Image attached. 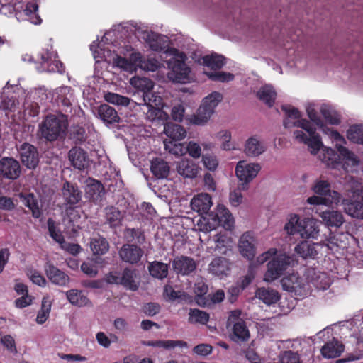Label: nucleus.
I'll list each match as a JSON object with an SVG mask.
<instances>
[{
    "label": "nucleus",
    "instance_id": "37",
    "mask_svg": "<svg viewBox=\"0 0 363 363\" xmlns=\"http://www.w3.org/2000/svg\"><path fill=\"white\" fill-rule=\"evenodd\" d=\"M208 271L216 276H223L230 271L229 264L225 257L214 258L208 266Z\"/></svg>",
    "mask_w": 363,
    "mask_h": 363
},
{
    "label": "nucleus",
    "instance_id": "56",
    "mask_svg": "<svg viewBox=\"0 0 363 363\" xmlns=\"http://www.w3.org/2000/svg\"><path fill=\"white\" fill-rule=\"evenodd\" d=\"M336 147L345 163L350 164L352 166H356L358 164L359 161L353 152H350L340 143L336 144Z\"/></svg>",
    "mask_w": 363,
    "mask_h": 363
},
{
    "label": "nucleus",
    "instance_id": "43",
    "mask_svg": "<svg viewBox=\"0 0 363 363\" xmlns=\"http://www.w3.org/2000/svg\"><path fill=\"white\" fill-rule=\"evenodd\" d=\"M123 235L128 243L135 242L134 244L140 245L145 241L144 233L140 228H125Z\"/></svg>",
    "mask_w": 363,
    "mask_h": 363
},
{
    "label": "nucleus",
    "instance_id": "23",
    "mask_svg": "<svg viewBox=\"0 0 363 363\" xmlns=\"http://www.w3.org/2000/svg\"><path fill=\"white\" fill-rule=\"evenodd\" d=\"M345 345L335 338L326 342L321 348L320 352L325 358H336L344 352Z\"/></svg>",
    "mask_w": 363,
    "mask_h": 363
},
{
    "label": "nucleus",
    "instance_id": "48",
    "mask_svg": "<svg viewBox=\"0 0 363 363\" xmlns=\"http://www.w3.org/2000/svg\"><path fill=\"white\" fill-rule=\"evenodd\" d=\"M345 190L352 194V197L363 196V189L362 183L354 179L353 177L346 178V183L345 184Z\"/></svg>",
    "mask_w": 363,
    "mask_h": 363
},
{
    "label": "nucleus",
    "instance_id": "20",
    "mask_svg": "<svg viewBox=\"0 0 363 363\" xmlns=\"http://www.w3.org/2000/svg\"><path fill=\"white\" fill-rule=\"evenodd\" d=\"M96 116L107 126L121 122V118L118 111L113 107L106 104H101L97 107Z\"/></svg>",
    "mask_w": 363,
    "mask_h": 363
},
{
    "label": "nucleus",
    "instance_id": "22",
    "mask_svg": "<svg viewBox=\"0 0 363 363\" xmlns=\"http://www.w3.org/2000/svg\"><path fill=\"white\" fill-rule=\"evenodd\" d=\"M45 272L48 279L55 285L66 286L69 283V277L51 263H46Z\"/></svg>",
    "mask_w": 363,
    "mask_h": 363
},
{
    "label": "nucleus",
    "instance_id": "62",
    "mask_svg": "<svg viewBox=\"0 0 363 363\" xmlns=\"http://www.w3.org/2000/svg\"><path fill=\"white\" fill-rule=\"evenodd\" d=\"M135 86L139 89L138 94L143 95V92L147 93V91H152L153 88V82L145 77L138 78L135 80Z\"/></svg>",
    "mask_w": 363,
    "mask_h": 363
},
{
    "label": "nucleus",
    "instance_id": "3",
    "mask_svg": "<svg viewBox=\"0 0 363 363\" xmlns=\"http://www.w3.org/2000/svg\"><path fill=\"white\" fill-rule=\"evenodd\" d=\"M223 99V95L218 91H213L205 97L196 113L189 116L190 123L197 125L206 124L214 113L216 107Z\"/></svg>",
    "mask_w": 363,
    "mask_h": 363
},
{
    "label": "nucleus",
    "instance_id": "41",
    "mask_svg": "<svg viewBox=\"0 0 363 363\" xmlns=\"http://www.w3.org/2000/svg\"><path fill=\"white\" fill-rule=\"evenodd\" d=\"M256 296L267 305L277 303L280 298L279 293L276 290L264 287L257 290Z\"/></svg>",
    "mask_w": 363,
    "mask_h": 363
},
{
    "label": "nucleus",
    "instance_id": "47",
    "mask_svg": "<svg viewBox=\"0 0 363 363\" xmlns=\"http://www.w3.org/2000/svg\"><path fill=\"white\" fill-rule=\"evenodd\" d=\"M160 96L155 95L151 91L147 93L143 92L139 101L135 102L138 105L145 106L147 108L159 106L161 104Z\"/></svg>",
    "mask_w": 363,
    "mask_h": 363
},
{
    "label": "nucleus",
    "instance_id": "5",
    "mask_svg": "<svg viewBox=\"0 0 363 363\" xmlns=\"http://www.w3.org/2000/svg\"><path fill=\"white\" fill-rule=\"evenodd\" d=\"M106 281L111 284L121 285L125 289L135 291L140 284V277L138 270L125 267L121 272H111L106 276Z\"/></svg>",
    "mask_w": 363,
    "mask_h": 363
},
{
    "label": "nucleus",
    "instance_id": "16",
    "mask_svg": "<svg viewBox=\"0 0 363 363\" xmlns=\"http://www.w3.org/2000/svg\"><path fill=\"white\" fill-rule=\"evenodd\" d=\"M21 160L27 168L33 169L39 163V155L37 148L28 143H23L18 149Z\"/></svg>",
    "mask_w": 363,
    "mask_h": 363
},
{
    "label": "nucleus",
    "instance_id": "35",
    "mask_svg": "<svg viewBox=\"0 0 363 363\" xmlns=\"http://www.w3.org/2000/svg\"><path fill=\"white\" fill-rule=\"evenodd\" d=\"M164 133L171 140H182L186 136V129L179 124L167 123L164 124Z\"/></svg>",
    "mask_w": 363,
    "mask_h": 363
},
{
    "label": "nucleus",
    "instance_id": "11",
    "mask_svg": "<svg viewBox=\"0 0 363 363\" xmlns=\"http://www.w3.org/2000/svg\"><path fill=\"white\" fill-rule=\"evenodd\" d=\"M144 255V250L137 244L125 243L118 250L120 259L131 265L138 264Z\"/></svg>",
    "mask_w": 363,
    "mask_h": 363
},
{
    "label": "nucleus",
    "instance_id": "49",
    "mask_svg": "<svg viewBox=\"0 0 363 363\" xmlns=\"http://www.w3.org/2000/svg\"><path fill=\"white\" fill-rule=\"evenodd\" d=\"M320 111L325 119L332 125H337L340 123V114L331 106L323 104L320 106Z\"/></svg>",
    "mask_w": 363,
    "mask_h": 363
},
{
    "label": "nucleus",
    "instance_id": "39",
    "mask_svg": "<svg viewBox=\"0 0 363 363\" xmlns=\"http://www.w3.org/2000/svg\"><path fill=\"white\" fill-rule=\"evenodd\" d=\"M256 96L269 107H272L274 104L277 93L272 86L265 85L257 91Z\"/></svg>",
    "mask_w": 363,
    "mask_h": 363
},
{
    "label": "nucleus",
    "instance_id": "31",
    "mask_svg": "<svg viewBox=\"0 0 363 363\" xmlns=\"http://www.w3.org/2000/svg\"><path fill=\"white\" fill-rule=\"evenodd\" d=\"M324 224L328 227L340 228L345 222L344 216L338 211H325L320 214Z\"/></svg>",
    "mask_w": 363,
    "mask_h": 363
},
{
    "label": "nucleus",
    "instance_id": "4",
    "mask_svg": "<svg viewBox=\"0 0 363 363\" xmlns=\"http://www.w3.org/2000/svg\"><path fill=\"white\" fill-rule=\"evenodd\" d=\"M296 127L303 129L308 135L303 130H295L294 132L295 139L298 143L307 145L311 153L315 155L323 145L319 135L315 132V128L313 127L310 121L302 118L298 121Z\"/></svg>",
    "mask_w": 363,
    "mask_h": 363
},
{
    "label": "nucleus",
    "instance_id": "61",
    "mask_svg": "<svg viewBox=\"0 0 363 363\" xmlns=\"http://www.w3.org/2000/svg\"><path fill=\"white\" fill-rule=\"evenodd\" d=\"M216 138L222 140L221 149L223 150H231L235 149L230 143L231 133L228 130H221L216 134Z\"/></svg>",
    "mask_w": 363,
    "mask_h": 363
},
{
    "label": "nucleus",
    "instance_id": "46",
    "mask_svg": "<svg viewBox=\"0 0 363 363\" xmlns=\"http://www.w3.org/2000/svg\"><path fill=\"white\" fill-rule=\"evenodd\" d=\"M164 145L165 150L175 156L180 157L186 154L185 143H177V141L166 139L164 140Z\"/></svg>",
    "mask_w": 363,
    "mask_h": 363
},
{
    "label": "nucleus",
    "instance_id": "45",
    "mask_svg": "<svg viewBox=\"0 0 363 363\" xmlns=\"http://www.w3.org/2000/svg\"><path fill=\"white\" fill-rule=\"evenodd\" d=\"M150 274L159 279H163L168 274V265L163 262L155 261L149 264Z\"/></svg>",
    "mask_w": 363,
    "mask_h": 363
},
{
    "label": "nucleus",
    "instance_id": "32",
    "mask_svg": "<svg viewBox=\"0 0 363 363\" xmlns=\"http://www.w3.org/2000/svg\"><path fill=\"white\" fill-rule=\"evenodd\" d=\"M254 238L249 233H245L239 241V249L241 254L251 259L255 256Z\"/></svg>",
    "mask_w": 363,
    "mask_h": 363
},
{
    "label": "nucleus",
    "instance_id": "59",
    "mask_svg": "<svg viewBox=\"0 0 363 363\" xmlns=\"http://www.w3.org/2000/svg\"><path fill=\"white\" fill-rule=\"evenodd\" d=\"M50 308V302L46 298H43L42 300L41 309L38 312L36 318V321L38 323L43 324L46 321L49 316Z\"/></svg>",
    "mask_w": 363,
    "mask_h": 363
},
{
    "label": "nucleus",
    "instance_id": "10",
    "mask_svg": "<svg viewBox=\"0 0 363 363\" xmlns=\"http://www.w3.org/2000/svg\"><path fill=\"white\" fill-rule=\"evenodd\" d=\"M64 204L70 208L77 206L82 200V191L77 184L65 181L60 190Z\"/></svg>",
    "mask_w": 363,
    "mask_h": 363
},
{
    "label": "nucleus",
    "instance_id": "15",
    "mask_svg": "<svg viewBox=\"0 0 363 363\" xmlns=\"http://www.w3.org/2000/svg\"><path fill=\"white\" fill-rule=\"evenodd\" d=\"M141 38L143 39L149 45L150 49L155 51L165 50L166 54H169V40L167 36L161 35L156 33L144 31L141 33Z\"/></svg>",
    "mask_w": 363,
    "mask_h": 363
},
{
    "label": "nucleus",
    "instance_id": "51",
    "mask_svg": "<svg viewBox=\"0 0 363 363\" xmlns=\"http://www.w3.org/2000/svg\"><path fill=\"white\" fill-rule=\"evenodd\" d=\"M146 118L150 121H158L164 123L169 118L167 113L162 111L159 106L147 108Z\"/></svg>",
    "mask_w": 363,
    "mask_h": 363
},
{
    "label": "nucleus",
    "instance_id": "27",
    "mask_svg": "<svg viewBox=\"0 0 363 363\" xmlns=\"http://www.w3.org/2000/svg\"><path fill=\"white\" fill-rule=\"evenodd\" d=\"M199 166L192 160L183 159L177 163V171L184 178H194L199 172Z\"/></svg>",
    "mask_w": 363,
    "mask_h": 363
},
{
    "label": "nucleus",
    "instance_id": "28",
    "mask_svg": "<svg viewBox=\"0 0 363 363\" xmlns=\"http://www.w3.org/2000/svg\"><path fill=\"white\" fill-rule=\"evenodd\" d=\"M250 332L243 320H238L232 325V333L230 337L235 342H246L250 338Z\"/></svg>",
    "mask_w": 363,
    "mask_h": 363
},
{
    "label": "nucleus",
    "instance_id": "44",
    "mask_svg": "<svg viewBox=\"0 0 363 363\" xmlns=\"http://www.w3.org/2000/svg\"><path fill=\"white\" fill-rule=\"evenodd\" d=\"M295 251L304 259H314L318 254L315 244L310 243L306 241L301 242L300 244L296 245Z\"/></svg>",
    "mask_w": 363,
    "mask_h": 363
},
{
    "label": "nucleus",
    "instance_id": "19",
    "mask_svg": "<svg viewBox=\"0 0 363 363\" xmlns=\"http://www.w3.org/2000/svg\"><path fill=\"white\" fill-rule=\"evenodd\" d=\"M193 258L187 256H177L172 260V269L177 274L189 275L196 269Z\"/></svg>",
    "mask_w": 363,
    "mask_h": 363
},
{
    "label": "nucleus",
    "instance_id": "2",
    "mask_svg": "<svg viewBox=\"0 0 363 363\" xmlns=\"http://www.w3.org/2000/svg\"><path fill=\"white\" fill-rule=\"evenodd\" d=\"M171 57L167 60L170 71L167 74L168 78L174 82L186 83L190 80V68L185 63V54L179 52L176 49L168 50Z\"/></svg>",
    "mask_w": 363,
    "mask_h": 363
},
{
    "label": "nucleus",
    "instance_id": "52",
    "mask_svg": "<svg viewBox=\"0 0 363 363\" xmlns=\"http://www.w3.org/2000/svg\"><path fill=\"white\" fill-rule=\"evenodd\" d=\"M147 345L152 346L155 347H163L165 349H172L176 347H186L187 343L182 340H155V341H150L147 343Z\"/></svg>",
    "mask_w": 363,
    "mask_h": 363
},
{
    "label": "nucleus",
    "instance_id": "14",
    "mask_svg": "<svg viewBox=\"0 0 363 363\" xmlns=\"http://www.w3.org/2000/svg\"><path fill=\"white\" fill-rule=\"evenodd\" d=\"M261 169V166L258 163L245 164L243 161H240L235 167V174L241 184H248L251 182L257 175Z\"/></svg>",
    "mask_w": 363,
    "mask_h": 363
},
{
    "label": "nucleus",
    "instance_id": "64",
    "mask_svg": "<svg viewBox=\"0 0 363 363\" xmlns=\"http://www.w3.org/2000/svg\"><path fill=\"white\" fill-rule=\"evenodd\" d=\"M202 161L204 167L210 171H215L218 165V160L214 155L209 154L203 155Z\"/></svg>",
    "mask_w": 363,
    "mask_h": 363
},
{
    "label": "nucleus",
    "instance_id": "1",
    "mask_svg": "<svg viewBox=\"0 0 363 363\" xmlns=\"http://www.w3.org/2000/svg\"><path fill=\"white\" fill-rule=\"evenodd\" d=\"M69 122L65 114H49L39 124L38 135L47 142H55L66 137Z\"/></svg>",
    "mask_w": 363,
    "mask_h": 363
},
{
    "label": "nucleus",
    "instance_id": "25",
    "mask_svg": "<svg viewBox=\"0 0 363 363\" xmlns=\"http://www.w3.org/2000/svg\"><path fill=\"white\" fill-rule=\"evenodd\" d=\"M265 151L266 146L256 135L249 138L245 143L244 152L247 156L257 157Z\"/></svg>",
    "mask_w": 363,
    "mask_h": 363
},
{
    "label": "nucleus",
    "instance_id": "36",
    "mask_svg": "<svg viewBox=\"0 0 363 363\" xmlns=\"http://www.w3.org/2000/svg\"><path fill=\"white\" fill-rule=\"evenodd\" d=\"M345 211L351 217L363 219V196L360 200L350 199L345 203Z\"/></svg>",
    "mask_w": 363,
    "mask_h": 363
},
{
    "label": "nucleus",
    "instance_id": "55",
    "mask_svg": "<svg viewBox=\"0 0 363 363\" xmlns=\"http://www.w3.org/2000/svg\"><path fill=\"white\" fill-rule=\"evenodd\" d=\"M248 186L246 184H239L237 189H234L230 193L229 201L232 206H238L242 201V191H246Z\"/></svg>",
    "mask_w": 363,
    "mask_h": 363
},
{
    "label": "nucleus",
    "instance_id": "58",
    "mask_svg": "<svg viewBox=\"0 0 363 363\" xmlns=\"http://www.w3.org/2000/svg\"><path fill=\"white\" fill-rule=\"evenodd\" d=\"M104 99L108 103L116 105L128 106L130 104L129 98L112 92H107Z\"/></svg>",
    "mask_w": 363,
    "mask_h": 363
},
{
    "label": "nucleus",
    "instance_id": "12",
    "mask_svg": "<svg viewBox=\"0 0 363 363\" xmlns=\"http://www.w3.org/2000/svg\"><path fill=\"white\" fill-rule=\"evenodd\" d=\"M21 174V167L18 160L11 157L0 160V177L9 180H16Z\"/></svg>",
    "mask_w": 363,
    "mask_h": 363
},
{
    "label": "nucleus",
    "instance_id": "60",
    "mask_svg": "<svg viewBox=\"0 0 363 363\" xmlns=\"http://www.w3.org/2000/svg\"><path fill=\"white\" fill-rule=\"evenodd\" d=\"M70 138L76 144L84 142L87 138L85 128L78 125L73 127L70 133Z\"/></svg>",
    "mask_w": 363,
    "mask_h": 363
},
{
    "label": "nucleus",
    "instance_id": "57",
    "mask_svg": "<svg viewBox=\"0 0 363 363\" xmlns=\"http://www.w3.org/2000/svg\"><path fill=\"white\" fill-rule=\"evenodd\" d=\"M47 223L48 231L51 238L61 245L65 243L64 236L59 230H57L56 224L53 219L48 218Z\"/></svg>",
    "mask_w": 363,
    "mask_h": 363
},
{
    "label": "nucleus",
    "instance_id": "54",
    "mask_svg": "<svg viewBox=\"0 0 363 363\" xmlns=\"http://www.w3.org/2000/svg\"><path fill=\"white\" fill-rule=\"evenodd\" d=\"M209 320V315L197 308L191 309L189 312V322L191 323L206 324Z\"/></svg>",
    "mask_w": 363,
    "mask_h": 363
},
{
    "label": "nucleus",
    "instance_id": "34",
    "mask_svg": "<svg viewBox=\"0 0 363 363\" xmlns=\"http://www.w3.org/2000/svg\"><path fill=\"white\" fill-rule=\"evenodd\" d=\"M18 196L22 203L31 211L33 217L39 218L42 212L37 197L33 193H20Z\"/></svg>",
    "mask_w": 363,
    "mask_h": 363
},
{
    "label": "nucleus",
    "instance_id": "63",
    "mask_svg": "<svg viewBox=\"0 0 363 363\" xmlns=\"http://www.w3.org/2000/svg\"><path fill=\"white\" fill-rule=\"evenodd\" d=\"M208 78L212 81L220 82H228L234 79V75L230 72H214L207 74Z\"/></svg>",
    "mask_w": 363,
    "mask_h": 363
},
{
    "label": "nucleus",
    "instance_id": "17",
    "mask_svg": "<svg viewBox=\"0 0 363 363\" xmlns=\"http://www.w3.org/2000/svg\"><path fill=\"white\" fill-rule=\"evenodd\" d=\"M306 112L310 120L318 127H319L323 133L330 135L331 137L337 142H345V139L338 132L328 128L323 124V121L318 116V112L315 108L314 104H308L306 106Z\"/></svg>",
    "mask_w": 363,
    "mask_h": 363
},
{
    "label": "nucleus",
    "instance_id": "30",
    "mask_svg": "<svg viewBox=\"0 0 363 363\" xmlns=\"http://www.w3.org/2000/svg\"><path fill=\"white\" fill-rule=\"evenodd\" d=\"M104 224L108 225L111 228L121 225L123 215L118 208L108 206L104 208Z\"/></svg>",
    "mask_w": 363,
    "mask_h": 363
},
{
    "label": "nucleus",
    "instance_id": "6",
    "mask_svg": "<svg viewBox=\"0 0 363 363\" xmlns=\"http://www.w3.org/2000/svg\"><path fill=\"white\" fill-rule=\"evenodd\" d=\"M57 57L56 52L46 48L30 56L28 60L40 64L38 69L41 72H62V63L57 60Z\"/></svg>",
    "mask_w": 363,
    "mask_h": 363
},
{
    "label": "nucleus",
    "instance_id": "53",
    "mask_svg": "<svg viewBox=\"0 0 363 363\" xmlns=\"http://www.w3.org/2000/svg\"><path fill=\"white\" fill-rule=\"evenodd\" d=\"M347 138L355 143L363 145V125H353L347 133Z\"/></svg>",
    "mask_w": 363,
    "mask_h": 363
},
{
    "label": "nucleus",
    "instance_id": "26",
    "mask_svg": "<svg viewBox=\"0 0 363 363\" xmlns=\"http://www.w3.org/2000/svg\"><path fill=\"white\" fill-rule=\"evenodd\" d=\"M133 60L135 62L137 67L145 71L154 72L160 67V62L154 57L143 58L140 52H133Z\"/></svg>",
    "mask_w": 363,
    "mask_h": 363
},
{
    "label": "nucleus",
    "instance_id": "7",
    "mask_svg": "<svg viewBox=\"0 0 363 363\" xmlns=\"http://www.w3.org/2000/svg\"><path fill=\"white\" fill-rule=\"evenodd\" d=\"M318 228V221L312 218L297 220L295 223L289 221L284 227L288 234H298L303 238H315L319 232Z\"/></svg>",
    "mask_w": 363,
    "mask_h": 363
},
{
    "label": "nucleus",
    "instance_id": "8",
    "mask_svg": "<svg viewBox=\"0 0 363 363\" xmlns=\"http://www.w3.org/2000/svg\"><path fill=\"white\" fill-rule=\"evenodd\" d=\"M291 259L285 255L273 258L267 264V271L264 274V281L272 282L279 278L290 265Z\"/></svg>",
    "mask_w": 363,
    "mask_h": 363
},
{
    "label": "nucleus",
    "instance_id": "29",
    "mask_svg": "<svg viewBox=\"0 0 363 363\" xmlns=\"http://www.w3.org/2000/svg\"><path fill=\"white\" fill-rule=\"evenodd\" d=\"M150 171L157 179H167L170 172V167L164 160L156 158L151 161Z\"/></svg>",
    "mask_w": 363,
    "mask_h": 363
},
{
    "label": "nucleus",
    "instance_id": "21",
    "mask_svg": "<svg viewBox=\"0 0 363 363\" xmlns=\"http://www.w3.org/2000/svg\"><path fill=\"white\" fill-rule=\"evenodd\" d=\"M211 219L226 230H231L234 225V219L228 208L223 204L217 206L216 212L209 214Z\"/></svg>",
    "mask_w": 363,
    "mask_h": 363
},
{
    "label": "nucleus",
    "instance_id": "42",
    "mask_svg": "<svg viewBox=\"0 0 363 363\" xmlns=\"http://www.w3.org/2000/svg\"><path fill=\"white\" fill-rule=\"evenodd\" d=\"M90 247L94 255H103L109 250V243L102 236H98L91 239Z\"/></svg>",
    "mask_w": 363,
    "mask_h": 363
},
{
    "label": "nucleus",
    "instance_id": "40",
    "mask_svg": "<svg viewBox=\"0 0 363 363\" xmlns=\"http://www.w3.org/2000/svg\"><path fill=\"white\" fill-rule=\"evenodd\" d=\"M199 62L212 69H219L225 65V57L215 53L203 56Z\"/></svg>",
    "mask_w": 363,
    "mask_h": 363
},
{
    "label": "nucleus",
    "instance_id": "24",
    "mask_svg": "<svg viewBox=\"0 0 363 363\" xmlns=\"http://www.w3.org/2000/svg\"><path fill=\"white\" fill-rule=\"evenodd\" d=\"M212 206L211 197L208 194H201L191 201V209L200 214H207Z\"/></svg>",
    "mask_w": 363,
    "mask_h": 363
},
{
    "label": "nucleus",
    "instance_id": "50",
    "mask_svg": "<svg viewBox=\"0 0 363 363\" xmlns=\"http://www.w3.org/2000/svg\"><path fill=\"white\" fill-rule=\"evenodd\" d=\"M133 53L130 54L129 59L127 60L118 55L113 58V65L125 71L132 72L135 70V62L132 59Z\"/></svg>",
    "mask_w": 363,
    "mask_h": 363
},
{
    "label": "nucleus",
    "instance_id": "33",
    "mask_svg": "<svg viewBox=\"0 0 363 363\" xmlns=\"http://www.w3.org/2000/svg\"><path fill=\"white\" fill-rule=\"evenodd\" d=\"M281 110L285 113L284 126L286 128H291L296 126L301 116L298 110L291 106L284 105Z\"/></svg>",
    "mask_w": 363,
    "mask_h": 363
},
{
    "label": "nucleus",
    "instance_id": "18",
    "mask_svg": "<svg viewBox=\"0 0 363 363\" xmlns=\"http://www.w3.org/2000/svg\"><path fill=\"white\" fill-rule=\"evenodd\" d=\"M68 159L72 165L79 170H83L89 166L88 153L80 147H72L68 152Z\"/></svg>",
    "mask_w": 363,
    "mask_h": 363
},
{
    "label": "nucleus",
    "instance_id": "38",
    "mask_svg": "<svg viewBox=\"0 0 363 363\" xmlns=\"http://www.w3.org/2000/svg\"><path fill=\"white\" fill-rule=\"evenodd\" d=\"M66 296L69 303L74 306L83 307L91 305L90 300L82 291L77 289L69 290L66 292Z\"/></svg>",
    "mask_w": 363,
    "mask_h": 363
},
{
    "label": "nucleus",
    "instance_id": "13",
    "mask_svg": "<svg viewBox=\"0 0 363 363\" xmlns=\"http://www.w3.org/2000/svg\"><path fill=\"white\" fill-rule=\"evenodd\" d=\"M313 191L325 199V205L337 204L342 196L336 191L331 190L330 184L326 180H317L313 186Z\"/></svg>",
    "mask_w": 363,
    "mask_h": 363
},
{
    "label": "nucleus",
    "instance_id": "9",
    "mask_svg": "<svg viewBox=\"0 0 363 363\" xmlns=\"http://www.w3.org/2000/svg\"><path fill=\"white\" fill-rule=\"evenodd\" d=\"M84 183L86 199L95 205H101L106 194L104 184L100 181L91 177H88Z\"/></svg>",
    "mask_w": 363,
    "mask_h": 363
}]
</instances>
